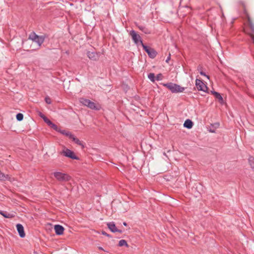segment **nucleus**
<instances>
[{
    "label": "nucleus",
    "mask_w": 254,
    "mask_h": 254,
    "mask_svg": "<svg viewBox=\"0 0 254 254\" xmlns=\"http://www.w3.org/2000/svg\"><path fill=\"white\" fill-rule=\"evenodd\" d=\"M62 154L64 156L67 157L72 159H79V158L75 155L74 153L68 149H66V150H63L62 152Z\"/></svg>",
    "instance_id": "nucleus-9"
},
{
    "label": "nucleus",
    "mask_w": 254,
    "mask_h": 254,
    "mask_svg": "<svg viewBox=\"0 0 254 254\" xmlns=\"http://www.w3.org/2000/svg\"><path fill=\"white\" fill-rule=\"evenodd\" d=\"M137 27L139 28V30H140L141 31H142L144 33L146 34H150V30L146 28L145 26H143L142 25H136Z\"/></svg>",
    "instance_id": "nucleus-15"
},
{
    "label": "nucleus",
    "mask_w": 254,
    "mask_h": 254,
    "mask_svg": "<svg viewBox=\"0 0 254 254\" xmlns=\"http://www.w3.org/2000/svg\"><path fill=\"white\" fill-rule=\"evenodd\" d=\"M99 249L101 250H103V249L102 247H99Z\"/></svg>",
    "instance_id": "nucleus-36"
},
{
    "label": "nucleus",
    "mask_w": 254,
    "mask_h": 254,
    "mask_svg": "<svg viewBox=\"0 0 254 254\" xmlns=\"http://www.w3.org/2000/svg\"><path fill=\"white\" fill-rule=\"evenodd\" d=\"M16 228L19 236L21 238H24L25 236V234L24 230V227L21 224H17L16 225Z\"/></svg>",
    "instance_id": "nucleus-11"
},
{
    "label": "nucleus",
    "mask_w": 254,
    "mask_h": 254,
    "mask_svg": "<svg viewBox=\"0 0 254 254\" xmlns=\"http://www.w3.org/2000/svg\"><path fill=\"white\" fill-rule=\"evenodd\" d=\"M0 214L1 215H2L4 218H10L13 217V216L11 214L7 213L6 212H4L2 211H0Z\"/></svg>",
    "instance_id": "nucleus-21"
},
{
    "label": "nucleus",
    "mask_w": 254,
    "mask_h": 254,
    "mask_svg": "<svg viewBox=\"0 0 254 254\" xmlns=\"http://www.w3.org/2000/svg\"><path fill=\"white\" fill-rule=\"evenodd\" d=\"M211 92L212 94L215 96V98L218 100L220 103H222L223 102V99L220 93L216 91H211Z\"/></svg>",
    "instance_id": "nucleus-18"
},
{
    "label": "nucleus",
    "mask_w": 254,
    "mask_h": 254,
    "mask_svg": "<svg viewBox=\"0 0 254 254\" xmlns=\"http://www.w3.org/2000/svg\"><path fill=\"white\" fill-rule=\"evenodd\" d=\"M45 100V102L47 104H51V99L49 97H46Z\"/></svg>",
    "instance_id": "nucleus-29"
},
{
    "label": "nucleus",
    "mask_w": 254,
    "mask_h": 254,
    "mask_svg": "<svg viewBox=\"0 0 254 254\" xmlns=\"http://www.w3.org/2000/svg\"><path fill=\"white\" fill-rule=\"evenodd\" d=\"M50 126L52 128H53L54 130H56L57 131H59V130L60 129V128L58 127V126L53 123L51 124V125Z\"/></svg>",
    "instance_id": "nucleus-26"
},
{
    "label": "nucleus",
    "mask_w": 254,
    "mask_h": 254,
    "mask_svg": "<svg viewBox=\"0 0 254 254\" xmlns=\"http://www.w3.org/2000/svg\"><path fill=\"white\" fill-rule=\"evenodd\" d=\"M201 68V66L200 67H198V70H200Z\"/></svg>",
    "instance_id": "nucleus-37"
},
{
    "label": "nucleus",
    "mask_w": 254,
    "mask_h": 254,
    "mask_svg": "<svg viewBox=\"0 0 254 254\" xmlns=\"http://www.w3.org/2000/svg\"><path fill=\"white\" fill-rule=\"evenodd\" d=\"M59 132H60L61 134H63V135H64L67 137H69V138L70 139L71 137H72V134L68 131H66V130H64V129H61L60 128L59 131Z\"/></svg>",
    "instance_id": "nucleus-17"
},
{
    "label": "nucleus",
    "mask_w": 254,
    "mask_h": 254,
    "mask_svg": "<svg viewBox=\"0 0 254 254\" xmlns=\"http://www.w3.org/2000/svg\"><path fill=\"white\" fill-rule=\"evenodd\" d=\"M118 246L119 247L125 246L127 248L128 247V245L127 243V242L125 240H121L119 241Z\"/></svg>",
    "instance_id": "nucleus-20"
},
{
    "label": "nucleus",
    "mask_w": 254,
    "mask_h": 254,
    "mask_svg": "<svg viewBox=\"0 0 254 254\" xmlns=\"http://www.w3.org/2000/svg\"><path fill=\"white\" fill-rule=\"evenodd\" d=\"M41 117L43 119L44 122L46 123L49 126L52 123V122L45 116H41Z\"/></svg>",
    "instance_id": "nucleus-24"
},
{
    "label": "nucleus",
    "mask_w": 254,
    "mask_h": 254,
    "mask_svg": "<svg viewBox=\"0 0 254 254\" xmlns=\"http://www.w3.org/2000/svg\"><path fill=\"white\" fill-rule=\"evenodd\" d=\"M107 226L108 228L111 230V232L114 233L117 232V228L114 222H109L107 224Z\"/></svg>",
    "instance_id": "nucleus-13"
},
{
    "label": "nucleus",
    "mask_w": 254,
    "mask_h": 254,
    "mask_svg": "<svg viewBox=\"0 0 254 254\" xmlns=\"http://www.w3.org/2000/svg\"><path fill=\"white\" fill-rule=\"evenodd\" d=\"M142 47L150 58L154 59L157 56V53L154 49L148 47L144 44H142Z\"/></svg>",
    "instance_id": "nucleus-7"
},
{
    "label": "nucleus",
    "mask_w": 254,
    "mask_h": 254,
    "mask_svg": "<svg viewBox=\"0 0 254 254\" xmlns=\"http://www.w3.org/2000/svg\"><path fill=\"white\" fill-rule=\"evenodd\" d=\"M87 56L90 60L96 61L99 60L100 56V53L99 52H91L90 51H88L87 52Z\"/></svg>",
    "instance_id": "nucleus-10"
},
{
    "label": "nucleus",
    "mask_w": 254,
    "mask_h": 254,
    "mask_svg": "<svg viewBox=\"0 0 254 254\" xmlns=\"http://www.w3.org/2000/svg\"><path fill=\"white\" fill-rule=\"evenodd\" d=\"M195 86L198 90L203 92H206L208 88L204 82L201 80L198 79H196L195 80Z\"/></svg>",
    "instance_id": "nucleus-8"
},
{
    "label": "nucleus",
    "mask_w": 254,
    "mask_h": 254,
    "mask_svg": "<svg viewBox=\"0 0 254 254\" xmlns=\"http://www.w3.org/2000/svg\"><path fill=\"white\" fill-rule=\"evenodd\" d=\"M117 230H118L117 232H119L120 233H123V231L121 230H119V229H117Z\"/></svg>",
    "instance_id": "nucleus-33"
},
{
    "label": "nucleus",
    "mask_w": 254,
    "mask_h": 254,
    "mask_svg": "<svg viewBox=\"0 0 254 254\" xmlns=\"http://www.w3.org/2000/svg\"><path fill=\"white\" fill-rule=\"evenodd\" d=\"M248 161L251 168L254 169V157L252 156H250Z\"/></svg>",
    "instance_id": "nucleus-22"
},
{
    "label": "nucleus",
    "mask_w": 254,
    "mask_h": 254,
    "mask_svg": "<svg viewBox=\"0 0 254 254\" xmlns=\"http://www.w3.org/2000/svg\"><path fill=\"white\" fill-rule=\"evenodd\" d=\"M170 60V57H168L167 59L166 60V62L167 63H168L169 61Z\"/></svg>",
    "instance_id": "nucleus-34"
},
{
    "label": "nucleus",
    "mask_w": 254,
    "mask_h": 254,
    "mask_svg": "<svg viewBox=\"0 0 254 254\" xmlns=\"http://www.w3.org/2000/svg\"><path fill=\"white\" fill-rule=\"evenodd\" d=\"M55 233L58 235H61L64 233V228L60 225H56L54 227Z\"/></svg>",
    "instance_id": "nucleus-12"
},
{
    "label": "nucleus",
    "mask_w": 254,
    "mask_h": 254,
    "mask_svg": "<svg viewBox=\"0 0 254 254\" xmlns=\"http://www.w3.org/2000/svg\"><path fill=\"white\" fill-rule=\"evenodd\" d=\"M79 101L82 104L87 106L92 110L98 111L100 110L101 108V106L99 104H96L89 99L82 98L80 99Z\"/></svg>",
    "instance_id": "nucleus-3"
},
{
    "label": "nucleus",
    "mask_w": 254,
    "mask_h": 254,
    "mask_svg": "<svg viewBox=\"0 0 254 254\" xmlns=\"http://www.w3.org/2000/svg\"><path fill=\"white\" fill-rule=\"evenodd\" d=\"M163 79V75L161 73L158 74L155 77V79L157 81H160L162 80Z\"/></svg>",
    "instance_id": "nucleus-27"
},
{
    "label": "nucleus",
    "mask_w": 254,
    "mask_h": 254,
    "mask_svg": "<svg viewBox=\"0 0 254 254\" xmlns=\"http://www.w3.org/2000/svg\"><path fill=\"white\" fill-rule=\"evenodd\" d=\"M123 225L125 226H127V223L125 222H123Z\"/></svg>",
    "instance_id": "nucleus-35"
},
{
    "label": "nucleus",
    "mask_w": 254,
    "mask_h": 254,
    "mask_svg": "<svg viewBox=\"0 0 254 254\" xmlns=\"http://www.w3.org/2000/svg\"><path fill=\"white\" fill-rule=\"evenodd\" d=\"M70 139H72V141H74L76 144L81 146L82 148L84 147L82 142L77 138L75 137L74 135L72 134V137H71Z\"/></svg>",
    "instance_id": "nucleus-19"
},
{
    "label": "nucleus",
    "mask_w": 254,
    "mask_h": 254,
    "mask_svg": "<svg viewBox=\"0 0 254 254\" xmlns=\"http://www.w3.org/2000/svg\"><path fill=\"white\" fill-rule=\"evenodd\" d=\"M192 126H193V123L190 119H187L185 122V123L184 124V127H186V128H187L188 129L191 128L192 127Z\"/></svg>",
    "instance_id": "nucleus-16"
},
{
    "label": "nucleus",
    "mask_w": 254,
    "mask_h": 254,
    "mask_svg": "<svg viewBox=\"0 0 254 254\" xmlns=\"http://www.w3.org/2000/svg\"><path fill=\"white\" fill-rule=\"evenodd\" d=\"M129 35L131 37L133 41L135 44L137 45L139 43H140L142 46V44L143 43L141 40V38L140 35L137 34L134 30H131L129 32Z\"/></svg>",
    "instance_id": "nucleus-6"
},
{
    "label": "nucleus",
    "mask_w": 254,
    "mask_h": 254,
    "mask_svg": "<svg viewBox=\"0 0 254 254\" xmlns=\"http://www.w3.org/2000/svg\"><path fill=\"white\" fill-rule=\"evenodd\" d=\"M102 234L105 236H106L107 237H108L109 238H111V236L108 234H107L105 231H103L102 232Z\"/></svg>",
    "instance_id": "nucleus-30"
},
{
    "label": "nucleus",
    "mask_w": 254,
    "mask_h": 254,
    "mask_svg": "<svg viewBox=\"0 0 254 254\" xmlns=\"http://www.w3.org/2000/svg\"><path fill=\"white\" fill-rule=\"evenodd\" d=\"M240 3L243 7L244 13L245 15L246 16V18H247L250 28L252 32L251 33H249V34L251 38L252 41L254 43V24L253 23V22L249 14L246 9L245 2L244 1H240Z\"/></svg>",
    "instance_id": "nucleus-1"
},
{
    "label": "nucleus",
    "mask_w": 254,
    "mask_h": 254,
    "mask_svg": "<svg viewBox=\"0 0 254 254\" xmlns=\"http://www.w3.org/2000/svg\"><path fill=\"white\" fill-rule=\"evenodd\" d=\"M53 175L56 179L59 182H67L71 179L70 176H69L67 174L60 172H54Z\"/></svg>",
    "instance_id": "nucleus-5"
},
{
    "label": "nucleus",
    "mask_w": 254,
    "mask_h": 254,
    "mask_svg": "<svg viewBox=\"0 0 254 254\" xmlns=\"http://www.w3.org/2000/svg\"><path fill=\"white\" fill-rule=\"evenodd\" d=\"M220 124L219 123H215L213 124H211V127H214L215 129L219 127Z\"/></svg>",
    "instance_id": "nucleus-28"
},
{
    "label": "nucleus",
    "mask_w": 254,
    "mask_h": 254,
    "mask_svg": "<svg viewBox=\"0 0 254 254\" xmlns=\"http://www.w3.org/2000/svg\"><path fill=\"white\" fill-rule=\"evenodd\" d=\"M16 118L17 121H21L23 119V115L21 113H18L16 116Z\"/></svg>",
    "instance_id": "nucleus-25"
},
{
    "label": "nucleus",
    "mask_w": 254,
    "mask_h": 254,
    "mask_svg": "<svg viewBox=\"0 0 254 254\" xmlns=\"http://www.w3.org/2000/svg\"><path fill=\"white\" fill-rule=\"evenodd\" d=\"M148 78L152 81V82H154L155 81V74L154 73H150L148 75Z\"/></svg>",
    "instance_id": "nucleus-23"
},
{
    "label": "nucleus",
    "mask_w": 254,
    "mask_h": 254,
    "mask_svg": "<svg viewBox=\"0 0 254 254\" xmlns=\"http://www.w3.org/2000/svg\"><path fill=\"white\" fill-rule=\"evenodd\" d=\"M199 73L201 75H203V76H206L208 79H209V76L208 75H207L204 72H203L201 70H200L199 71Z\"/></svg>",
    "instance_id": "nucleus-31"
},
{
    "label": "nucleus",
    "mask_w": 254,
    "mask_h": 254,
    "mask_svg": "<svg viewBox=\"0 0 254 254\" xmlns=\"http://www.w3.org/2000/svg\"><path fill=\"white\" fill-rule=\"evenodd\" d=\"M46 36L45 35L39 36L35 32H31L28 36V39L36 43L39 47H40L44 43Z\"/></svg>",
    "instance_id": "nucleus-4"
},
{
    "label": "nucleus",
    "mask_w": 254,
    "mask_h": 254,
    "mask_svg": "<svg viewBox=\"0 0 254 254\" xmlns=\"http://www.w3.org/2000/svg\"><path fill=\"white\" fill-rule=\"evenodd\" d=\"M162 85L167 87L173 93L183 92L185 90L184 87H181L178 84L172 82L163 83Z\"/></svg>",
    "instance_id": "nucleus-2"
},
{
    "label": "nucleus",
    "mask_w": 254,
    "mask_h": 254,
    "mask_svg": "<svg viewBox=\"0 0 254 254\" xmlns=\"http://www.w3.org/2000/svg\"><path fill=\"white\" fill-rule=\"evenodd\" d=\"M11 181V177L9 175H5L0 170V181Z\"/></svg>",
    "instance_id": "nucleus-14"
},
{
    "label": "nucleus",
    "mask_w": 254,
    "mask_h": 254,
    "mask_svg": "<svg viewBox=\"0 0 254 254\" xmlns=\"http://www.w3.org/2000/svg\"><path fill=\"white\" fill-rule=\"evenodd\" d=\"M215 128H214V129H213V128H210V129H209V132H210L214 133V132H215Z\"/></svg>",
    "instance_id": "nucleus-32"
}]
</instances>
